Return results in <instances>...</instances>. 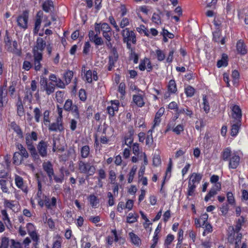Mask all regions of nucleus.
Wrapping results in <instances>:
<instances>
[{"instance_id":"obj_51","label":"nucleus","mask_w":248,"mask_h":248,"mask_svg":"<svg viewBox=\"0 0 248 248\" xmlns=\"http://www.w3.org/2000/svg\"><path fill=\"white\" fill-rule=\"evenodd\" d=\"M49 114L50 111L48 110H45L43 113V122L46 125L50 123Z\"/></svg>"},{"instance_id":"obj_37","label":"nucleus","mask_w":248,"mask_h":248,"mask_svg":"<svg viewBox=\"0 0 248 248\" xmlns=\"http://www.w3.org/2000/svg\"><path fill=\"white\" fill-rule=\"evenodd\" d=\"M202 101V108L206 113H208L210 111V108L208 100L206 95L203 96Z\"/></svg>"},{"instance_id":"obj_13","label":"nucleus","mask_w":248,"mask_h":248,"mask_svg":"<svg viewBox=\"0 0 248 248\" xmlns=\"http://www.w3.org/2000/svg\"><path fill=\"white\" fill-rule=\"evenodd\" d=\"M85 77L88 83L92 82L93 80L96 81L98 79L97 73L95 71H92L90 70L87 71L85 73Z\"/></svg>"},{"instance_id":"obj_8","label":"nucleus","mask_w":248,"mask_h":248,"mask_svg":"<svg viewBox=\"0 0 248 248\" xmlns=\"http://www.w3.org/2000/svg\"><path fill=\"white\" fill-rule=\"evenodd\" d=\"M240 157L236 151H233L232 157H230L229 163V168L235 169L239 166Z\"/></svg>"},{"instance_id":"obj_5","label":"nucleus","mask_w":248,"mask_h":248,"mask_svg":"<svg viewBox=\"0 0 248 248\" xmlns=\"http://www.w3.org/2000/svg\"><path fill=\"white\" fill-rule=\"evenodd\" d=\"M46 45V42L43 38L38 37L33 47L32 53H43Z\"/></svg>"},{"instance_id":"obj_3","label":"nucleus","mask_w":248,"mask_h":248,"mask_svg":"<svg viewBox=\"0 0 248 248\" xmlns=\"http://www.w3.org/2000/svg\"><path fill=\"white\" fill-rule=\"evenodd\" d=\"M121 33L124 42L131 41L134 44L136 43V34L133 31L130 30L129 28H126L123 30Z\"/></svg>"},{"instance_id":"obj_55","label":"nucleus","mask_w":248,"mask_h":248,"mask_svg":"<svg viewBox=\"0 0 248 248\" xmlns=\"http://www.w3.org/2000/svg\"><path fill=\"white\" fill-rule=\"evenodd\" d=\"M15 202L14 201H10L7 199L4 200V205L5 207L10 209H13L15 207Z\"/></svg>"},{"instance_id":"obj_7","label":"nucleus","mask_w":248,"mask_h":248,"mask_svg":"<svg viewBox=\"0 0 248 248\" xmlns=\"http://www.w3.org/2000/svg\"><path fill=\"white\" fill-rule=\"evenodd\" d=\"M233 235L231 233L228 236V241L231 243H234L235 248H239V244L242 238V235L239 232L233 231Z\"/></svg>"},{"instance_id":"obj_14","label":"nucleus","mask_w":248,"mask_h":248,"mask_svg":"<svg viewBox=\"0 0 248 248\" xmlns=\"http://www.w3.org/2000/svg\"><path fill=\"white\" fill-rule=\"evenodd\" d=\"M232 116L234 121H240L242 118L241 110L237 105H234L232 108Z\"/></svg>"},{"instance_id":"obj_22","label":"nucleus","mask_w":248,"mask_h":248,"mask_svg":"<svg viewBox=\"0 0 248 248\" xmlns=\"http://www.w3.org/2000/svg\"><path fill=\"white\" fill-rule=\"evenodd\" d=\"M216 187L212 188L210 189L209 193L206 195L204 198V201L208 202L211 197L214 196L217 194V191H219L220 189V185L219 184H217L216 186Z\"/></svg>"},{"instance_id":"obj_19","label":"nucleus","mask_w":248,"mask_h":248,"mask_svg":"<svg viewBox=\"0 0 248 248\" xmlns=\"http://www.w3.org/2000/svg\"><path fill=\"white\" fill-rule=\"evenodd\" d=\"M12 47L9 46L8 48V50L13 53L16 54L17 56H20L21 54V50L18 47V44L16 41L15 40L12 42Z\"/></svg>"},{"instance_id":"obj_36","label":"nucleus","mask_w":248,"mask_h":248,"mask_svg":"<svg viewBox=\"0 0 248 248\" xmlns=\"http://www.w3.org/2000/svg\"><path fill=\"white\" fill-rule=\"evenodd\" d=\"M27 147L28 150L30 151L32 157L35 159H38L39 158V155L33 143L27 145Z\"/></svg>"},{"instance_id":"obj_11","label":"nucleus","mask_w":248,"mask_h":248,"mask_svg":"<svg viewBox=\"0 0 248 248\" xmlns=\"http://www.w3.org/2000/svg\"><path fill=\"white\" fill-rule=\"evenodd\" d=\"M15 181L16 185L18 188L20 189L25 193H28V187L24 184L22 177L18 175H16Z\"/></svg>"},{"instance_id":"obj_32","label":"nucleus","mask_w":248,"mask_h":248,"mask_svg":"<svg viewBox=\"0 0 248 248\" xmlns=\"http://www.w3.org/2000/svg\"><path fill=\"white\" fill-rule=\"evenodd\" d=\"M80 155L83 158L89 157L90 153V148L88 145H84L80 149Z\"/></svg>"},{"instance_id":"obj_54","label":"nucleus","mask_w":248,"mask_h":248,"mask_svg":"<svg viewBox=\"0 0 248 248\" xmlns=\"http://www.w3.org/2000/svg\"><path fill=\"white\" fill-rule=\"evenodd\" d=\"M138 216L130 213L127 217V222L129 223H133L137 221Z\"/></svg>"},{"instance_id":"obj_43","label":"nucleus","mask_w":248,"mask_h":248,"mask_svg":"<svg viewBox=\"0 0 248 248\" xmlns=\"http://www.w3.org/2000/svg\"><path fill=\"white\" fill-rule=\"evenodd\" d=\"M155 53L156 58L158 61L162 62L165 59V54L163 50L160 49H157L155 50Z\"/></svg>"},{"instance_id":"obj_24","label":"nucleus","mask_w":248,"mask_h":248,"mask_svg":"<svg viewBox=\"0 0 248 248\" xmlns=\"http://www.w3.org/2000/svg\"><path fill=\"white\" fill-rule=\"evenodd\" d=\"M236 49L238 53L242 55L247 53L246 46L243 41L239 40L236 44Z\"/></svg>"},{"instance_id":"obj_40","label":"nucleus","mask_w":248,"mask_h":248,"mask_svg":"<svg viewBox=\"0 0 248 248\" xmlns=\"http://www.w3.org/2000/svg\"><path fill=\"white\" fill-rule=\"evenodd\" d=\"M245 222L244 217L242 216L239 218L236 222V224L235 226V229L233 228V231L235 232H239L242 228V226Z\"/></svg>"},{"instance_id":"obj_53","label":"nucleus","mask_w":248,"mask_h":248,"mask_svg":"<svg viewBox=\"0 0 248 248\" xmlns=\"http://www.w3.org/2000/svg\"><path fill=\"white\" fill-rule=\"evenodd\" d=\"M73 77V73L72 71H69L66 72L64 75V78L66 84H68Z\"/></svg>"},{"instance_id":"obj_34","label":"nucleus","mask_w":248,"mask_h":248,"mask_svg":"<svg viewBox=\"0 0 248 248\" xmlns=\"http://www.w3.org/2000/svg\"><path fill=\"white\" fill-rule=\"evenodd\" d=\"M168 91L171 93H174L177 92V87L175 81L174 80H170L168 86Z\"/></svg>"},{"instance_id":"obj_61","label":"nucleus","mask_w":248,"mask_h":248,"mask_svg":"<svg viewBox=\"0 0 248 248\" xmlns=\"http://www.w3.org/2000/svg\"><path fill=\"white\" fill-rule=\"evenodd\" d=\"M74 116L77 119H79L80 115L78 109V107L77 105H74L71 108V110Z\"/></svg>"},{"instance_id":"obj_15","label":"nucleus","mask_w":248,"mask_h":248,"mask_svg":"<svg viewBox=\"0 0 248 248\" xmlns=\"http://www.w3.org/2000/svg\"><path fill=\"white\" fill-rule=\"evenodd\" d=\"M45 205L48 210L52 209L53 207H56L57 203V199L53 197L50 199L48 197L46 196L44 199Z\"/></svg>"},{"instance_id":"obj_4","label":"nucleus","mask_w":248,"mask_h":248,"mask_svg":"<svg viewBox=\"0 0 248 248\" xmlns=\"http://www.w3.org/2000/svg\"><path fill=\"white\" fill-rule=\"evenodd\" d=\"M29 12L27 11H23L22 14L18 16L16 19L18 26L24 30L28 28Z\"/></svg>"},{"instance_id":"obj_56","label":"nucleus","mask_w":248,"mask_h":248,"mask_svg":"<svg viewBox=\"0 0 248 248\" xmlns=\"http://www.w3.org/2000/svg\"><path fill=\"white\" fill-rule=\"evenodd\" d=\"M203 227L204 228V231L202 233L203 236H205L207 234L213 231V228L211 224L209 223L205 224Z\"/></svg>"},{"instance_id":"obj_31","label":"nucleus","mask_w":248,"mask_h":248,"mask_svg":"<svg viewBox=\"0 0 248 248\" xmlns=\"http://www.w3.org/2000/svg\"><path fill=\"white\" fill-rule=\"evenodd\" d=\"M131 242L137 246L141 244V240L139 237L133 232H130L128 234Z\"/></svg>"},{"instance_id":"obj_17","label":"nucleus","mask_w":248,"mask_h":248,"mask_svg":"<svg viewBox=\"0 0 248 248\" xmlns=\"http://www.w3.org/2000/svg\"><path fill=\"white\" fill-rule=\"evenodd\" d=\"M119 102L118 101H114L112 102L111 106L107 107V110L109 115L113 116L115 112L118 110Z\"/></svg>"},{"instance_id":"obj_59","label":"nucleus","mask_w":248,"mask_h":248,"mask_svg":"<svg viewBox=\"0 0 248 248\" xmlns=\"http://www.w3.org/2000/svg\"><path fill=\"white\" fill-rule=\"evenodd\" d=\"M227 199L228 203L231 205L235 204V199L233 194L231 192H228L227 193Z\"/></svg>"},{"instance_id":"obj_12","label":"nucleus","mask_w":248,"mask_h":248,"mask_svg":"<svg viewBox=\"0 0 248 248\" xmlns=\"http://www.w3.org/2000/svg\"><path fill=\"white\" fill-rule=\"evenodd\" d=\"M47 143L44 140L40 141L37 145V149L38 153L43 157H45L47 156Z\"/></svg>"},{"instance_id":"obj_62","label":"nucleus","mask_w":248,"mask_h":248,"mask_svg":"<svg viewBox=\"0 0 248 248\" xmlns=\"http://www.w3.org/2000/svg\"><path fill=\"white\" fill-rule=\"evenodd\" d=\"M9 239L8 237H2L0 244L1 248H8L9 246Z\"/></svg>"},{"instance_id":"obj_27","label":"nucleus","mask_w":248,"mask_h":248,"mask_svg":"<svg viewBox=\"0 0 248 248\" xmlns=\"http://www.w3.org/2000/svg\"><path fill=\"white\" fill-rule=\"evenodd\" d=\"M133 101L139 107H143L145 104L143 97L140 94L134 95L133 96Z\"/></svg>"},{"instance_id":"obj_16","label":"nucleus","mask_w":248,"mask_h":248,"mask_svg":"<svg viewBox=\"0 0 248 248\" xmlns=\"http://www.w3.org/2000/svg\"><path fill=\"white\" fill-rule=\"evenodd\" d=\"M41 84L42 85L44 84V89L46 90L47 94L49 95L54 92V84L51 82L47 83L46 79H44L43 81L41 80Z\"/></svg>"},{"instance_id":"obj_52","label":"nucleus","mask_w":248,"mask_h":248,"mask_svg":"<svg viewBox=\"0 0 248 248\" xmlns=\"http://www.w3.org/2000/svg\"><path fill=\"white\" fill-rule=\"evenodd\" d=\"M130 20L129 18L123 17L120 23V28L124 29L125 27L128 26L130 24Z\"/></svg>"},{"instance_id":"obj_46","label":"nucleus","mask_w":248,"mask_h":248,"mask_svg":"<svg viewBox=\"0 0 248 248\" xmlns=\"http://www.w3.org/2000/svg\"><path fill=\"white\" fill-rule=\"evenodd\" d=\"M33 113L35 122L36 123L40 122L42 114L41 109L37 107L34 108L33 110Z\"/></svg>"},{"instance_id":"obj_23","label":"nucleus","mask_w":248,"mask_h":248,"mask_svg":"<svg viewBox=\"0 0 248 248\" xmlns=\"http://www.w3.org/2000/svg\"><path fill=\"white\" fill-rule=\"evenodd\" d=\"M228 64V57L227 54H223L221 59L217 62V66L218 68L226 67Z\"/></svg>"},{"instance_id":"obj_47","label":"nucleus","mask_w":248,"mask_h":248,"mask_svg":"<svg viewBox=\"0 0 248 248\" xmlns=\"http://www.w3.org/2000/svg\"><path fill=\"white\" fill-rule=\"evenodd\" d=\"M196 187V185L191 184V181L188 182L187 195L192 196L194 195V191Z\"/></svg>"},{"instance_id":"obj_30","label":"nucleus","mask_w":248,"mask_h":248,"mask_svg":"<svg viewBox=\"0 0 248 248\" xmlns=\"http://www.w3.org/2000/svg\"><path fill=\"white\" fill-rule=\"evenodd\" d=\"M111 233L113 236H108L107 238L108 244L109 245H111L114 241L117 242L119 240V237L116 229L112 230Z\"/></svg>"},{"instance_id":"obj_35","label":"nucleus","mask_w":248,"mask_h":248,"mask_svg":"<svg viewBox=\"0 0 248 248\" xmlns=\"http://www.w3.org/2000/svg\"><path fill=\"white\" fill-rule=\"evenodd\" d=\"M51 8H53V2L51 0H47L43 4V9L46 13H48Z\"/></svg>"},{"instance_id":"obj_20","label":"nucleus","mask_w":248,"mask_h":248,"mask_svg":"<svg viewBox=\"0 0 248 248\" xmlns=\"http://www.w3.org/2000/svg\"><path fill=\"white\" fill-rule=\"evenodd\" d=\"M165 111V109L163 108H161L156 113L155 118L154 121V124L153 125V128H154L156 126L159 125L161 119L160 117L163 115Z\"/></svg>"},{"instance_id":"obj_60","label":"nucleus","mask_w":248,"mask_h":248,"mask_svg":"<svg viewBox=\"0 0 248 248\" xmlns=\"http://www.w3.org/2000/svg\"><path fill=\"white\" fill-rule=\"evenodd\" d=\"M74 105L73 104L72 101L71 100L68 99L65 101L63 108L66 111H70Z\"/></svg>"},{"instance_id":"obj_28","label":"nucleus","mask_w":248,"mask_h":248,"mask_svg":"<svg viewBox=\"0 0 248 248\" xmlns=\"http://www.w3.org/2000/svg\"><path fill=\"white\" fill-rule=\"evenodd\" d=\"M16 147L19 150V152H17L23 159L24 158H27L29 157V154L27 150L21 144H17Z\"/></svg>"},{"instance_id":"obj_26","label":"nucleus","mask_w":248,"mask_h":248,"mask_svg":"<svg viewBox=\"0 0 248 248\" xmlns=\"http://www.w3.org/2000/svg\"><path fill=\"white\" fill-rule=\"evenodd\" d=\"M202 175L200 173H193L190 177L189 181H191V184L196 185L199 184L202 179Z\"/></svg>"},{"instance_id":"obj_33","label":"nucleus","mask_w":248,"mask_h":248,"mask_svg":"<svg viewBox=\"0 0 248 248\" xmlns=\"http://www.w3.org/2000/svg\"><path fill=\"white\" fill-rule=\"evenodd\" d=\"M64 168H61L60 169L61 174L59 176L54 174L53 176L54 180L56 183H62L64 180V174H63Z\"/></svg>"},{"instance_id":"obj_25","label":"nucleus","mask_w":248,"mask_h":248,"mask_svg":"<svg viewBox=\"0 0 248 248\" xmlns=\"http://www.w3.org/2000/svg\"><path fill=\"white\" fill-rule=\"evenodd\" d=\"M241 125L240 121H233L232 125L231 135L232 136H235L238 133L240 126Z\"/></svg>"},{"instance_id":"obj_2","label":"nucleus","mask_w":248,"mask_h":248,"mask_svg":"<svg viewBox=\"0 0 248 248\" xmlns=\"http://www.w3.org/2000/svg\"><path fill=\"white\" fill-rule=\"evenodd\" d=\"M48 129L49 131L60 133L63 132L64 127L63 120H61V117H57L56 122L48 124Z\"/></svg>"},{"instance_id":"obj_10","label":"nucleus","mask_w":248,"mask_h":248,"mask_svg":"<svg viewBox=\"0 0 248 248\" xmlns=\"http://www.w3.org/2000/svg\"><path fill=\"white\" fill-rule=\"evenodd\" d=\"M33 59L34 69L36 71L40 70L42 67L41 62L43 60V53H33Z\"/></svg>"},{"instance_id":"obj_18","label":"nucleus","mask_w":248,"mask_h":248,"mask_svg":"<svg viewBox=\"0 0 248 248\" xmlns=\"http://www.w3.org/2000/svg\"><path fill=\"white\" fill-rule=\"evenodd\" d=\"M232 154L233 152L232 151L231 148L227 147L221 152L220 157L224 161H228Z\"/></svg>"},{"instance_id":"obj_38","label":"nucleus","mask_w":248,"mask_h":248,"mask_svg":"<svg viewBox=\"0 0 248 248\" xmlns=\"http://www.w3.org/2000/svg\"><path fill=\"white\" fill-rule=\"evenodd\" d=\"M11 128L20 137L23 136V132L15 122L11 123Z\"/></svg>"},{"instance_id":"obj_50","label":"nucleus","mask_w":248,"mask_h":248,"mask_svg":"<svg viewBox=\"0 0 248 248\" xmlns=\"http://www.w3.org/2000/svg\"><path fill=\"white\" fill-rule=\"evenodd\" d=\"M133 153L138 157L141 155V152H140L139 144L137 143H134L132 145Z\"/></svg>"},{"instance_id":"obj_39","label":"nucleus","mask_w":248,"mask_h":248,"mask_svg":"<svg viewBox=\"0 0 248 248\" xmlns=\"http://www.w3.org/2000/svg\"><path fill=\"white\" fill-rule=\"evenodd\" d=\"M6 102V94L3 93V90H0V119H1V111L2 109L4 103Z\"/></svg>"},{"instance_id":"obj_6","label":"nucleus","mask_w":248,"mask_h":248,"mask_svg":"<svg viewBox=\"0 0 248 248\" xmlns=\"http://www.w3.org/2000/svg\"><path fill=\"white\" fill-rule=\"evenodd\" d=\"M118 59V54L116 48L114 47L111 50L108 56V71H111L114 67L115 63Z\"/></svg>"},{"instance_id":"obj_42","label":"nucleus","mask_w":248,"mask_h":248,"mask_svg":"<svg viewBox=\"0 0 248 248\" xmlns=\"http://www.w3.org/2000/svg\"><path fill=\"white\" fill-rule=\"evenodd\" d=\"M23 159L17 152H15L13 155V163L16 165L21 164Z\"/></svg>"},{"instance_id":"obj_63","label":"nucleus","mask_w":248,"mask_h":248,"mask_svg":"<svg viewBox=\"0 0 248 248\" xmlns=\"http://www.w3.org/2000/svg\"><path fill=\"white\" fill-rule=\"evenodd\" d=\"M184 130V126L182 124H179L175 127L173 129L172 131L177 135L180 134L181 132L183 131Z\"/></svg>"},{"instance_id":"obj_1","label":"nucleus","mask_w":248,"mask_h":248,"mask_svg":"<svg viewBox=\"0 0 248 248\" xmlns=\"http://www.w3.org/2000/svg\"><path fill=\"white\" fill-rule=\"evenodd\" d=\"M78 163V169L80 173L87 174L89 176H92L95 173V167L92 165L91 163L79 160Z\"/></svg>"},{"instance_id":"obj_64","label":"nucleus","mask_w":248,"mask_h":248,"mask_svg":"<svg viewBox=\"0 0 248 248\" xmlns=\"http://www.w3.org/2000/svg\"><path fill=\"white\" fill-rule=\"evenodd\" d=\"M11 248H23L22 244L19 242L16 241L14 239H11Z\"/></svg>"},{"instance_id":"obj_48","label":"nucleus","mask_w":248,"mask_h":248,"mask_svg":"<svg viewBox=\"0 0 248 248\" xmlns=\"http://www.w3.org/2000/svg\"><path fill=\"white\" fill-rule=\"evenodd\" d=\"M137 168L136 166H133L130 170L128 174V178L127 180L128 183H131L132 182L137 171Z\"/></svg>"},{"instance_id":"obj_44","label":"nucleus","mask_w":248,"mask_h":248,"mask_svg":"<svg viewBox=\"0 0 248 248\" xmlns=\"http://www.w3.org/2000/svg\"><path fill=\"white\" fill-rule=\"evenodd\" d=\"M29 234L31 238L32 241L35 242L34 244V246L36 247L37 246L39 242V236L37 234V232L36 231L31 232Z\"/></svg>"},{"instance_id":"obj_45","label":"nucleus","mask_w":248,"mask_h":248,"mask_svg":"<svg viewBox=\"0 0 248 248\" xmlns=\"http://www.w3.org/2000/svg\"><path fill=\"white\" fill-rule=\"evenodd\" d=\"M7 181L5 180H0V188L2 191L4 193H9L10 191L7 186Z\"/></svg>"},{"instance_id":"obj_29","label":"nucleus","mask_w":248,"mask_h":248,"mask_svg":"<svg viewBox=\"0 0 248 248\" xmlns=\"http://www.w3.org/2000/svg\"><path fill=\"white\" fill-rule=\"evenodd\" d=\"M176 111L178 115L185 114L190 117H191L193 115L192 110L189 109L187 107L177 108Z\"/></svg>"},{"instance_id":"obj_57","label":"nucleus","mask_w":248,"mask_h":248,"mask_svg":"<svg viewBox=\"0 0 248 248\" xmlns=\"http://www.w3.org/2000/svg\"><path fill=\"white\" fill-rule=\"evenodd\" d=\"M174 239V236L173 235L169 234H168L165 240L164 245V246L166 247H170V245L171 243L173 241V240Z\"/></svg>"},{"instance_id":"obj_9","label":"nucleus","mask_w":248,"mask_h":248,"mask_svg":"<svg viewBox=\"0 0 248 248\" xmlns=\"http://www.w3.org/2000/svg\"><path fill=\"white\" fill-rule=\"evenodd\" d=\"M42 166L43 170L46 173L49 181H52L53 176L54 174L52 163L50 161L45 162L43 163Z\"/></svg>"},{"instance_id":"obj_21","label":"nucleus","mask_w":248,"mask_h":248,"mask_svg":"<svg viewBox=\"0 0 248 248\" xmlns=\"http://www.w3.org/2000/svg\"><path fill=\"white\" fill-rule=\"evenodd\" d=\"M87 199L93 208H96L98 207L99 200L95 195L94 194H91L88 196Z\"/></svg>"},{"instance_id":"obj_58","label":"nucleus","mask_w":248,"mask_h":248,"mask_svg":"<svg viewBox=\"0 0 248 248\" xmlns=\"http://www.w3.org/2000/svg\"><path fill=\"white\" fill-rule=\"evenodd\" d=\"M114 196L110 192L107 193V197L108 199V203L109 206H112L115 204Z\"/></svg>"},{"instance_id":"obj_49","label":"nucleus","mask_w":248,"mask_h":248,"mask_svg":"<svg viewBox=\"0 0 248 248\" xmlns=\"http://www.w3.org/2000/svg\"><path fill=\"white\" fill-rule=\"evenodd\" d=\"M185 93L187 97H192L195 93V89L191 86H187L185 89Z\"/></svg>"},{"instance_id":"obj_41","label":"nucleus","mask_w":248,"mask_h":248,"mask_svg":"<svg viewBox=\"0 0 248 248\" xmlns=\"http://www.w3.org/2000/svg\"><path fill=\"white\" fill-rule=\"evenodd\" d=\"M134 134V131L133 130H130L129 131V135L125 136L124 137V144L127 145L129 147H130L131 144L133 142V135Z\"/></svg>"}]
</instances>
